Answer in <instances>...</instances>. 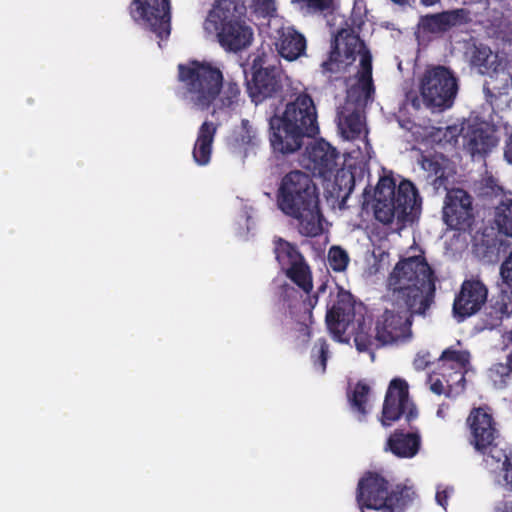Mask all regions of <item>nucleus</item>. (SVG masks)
<instances>
[{
	"label": "nucleus",
	"instance_id": "obj_46",
	"mask_svg": "<svg viewBox=\"0 0 512 512\" xmlns=\"http://www.w3.org/2000/svg\"><path fill=\"white\" fill-rule=\"evenodd\" d=\"M439 2L440 0H420V3L426 7L433 6Z\"/></svg>",
	"mask_w": 512,
	"mask_h": 512
},
{
	"label": "nucleus",
	"instance_id": "obj_49",
	"mask_svg": "<svg viewBox=\"0 0 512 512\" xmlns=\"http://www.w3.org/2000/svg\"><path fill=\"white\" fill-rule=\"evenodd\" d=\"M511 340H512V331H511Z\"/></svg>",
	"mask_w": 512,
	"mask_h": 512
},
{
	"label": "nucleus",
	"instance_id": "obj_40",
	"mask_svg": "<svg viewBox=\"0 0 512 512\" xmlns=\"http://www.w3.org/2000/svg\"><path fill=\"white\" fill-rule=\"evenodd\" d=\"M354 342L359 351H366L371 346V339L363 333L356 334Z\"/></svg>",
	"mask_w": 512,
	"mask_h": 512
},
{
	"label": "nucleus",
	"instance_id": "obj_34",
	"mask_svg": "<svg viewBox=\"0 0 512 512\" xmlns=\"http://www.w3.org/2000/svg\"><path fill=\"white\" fill-rule=\"evenodd\" d=\"M345 58L342 57L338 43L332 44L328 59L321 64L323 74H338L345 70L347 66Z\"/></svg>",
	"mask_w": 512,
	"mask_h": 512
},
{
	"label": "nucleus",
	"instance_id": "obj_45",
	"mask_svg": "<svg viewBox=\"0 0 512 512\" xmlns=\"http://www.w3.org/2000/svg\"><path fill=\"white\" fill-rule=\"evenodd\" d=\"M499 512H512V502H504L503 507L499 508Z\"/></svg>",
	"mask_w": 512,
	"mask_h": 512
},
{
	"label": "nucleus",
	"instance_id": "obj_11",
	"mask_svg": "<svg viewBox=\"0 0 512 512\" xmlns=\"http://www.w3.org/2000/svg\"><path fill=\"white\" fill-rule=\"evenodd\" d=\"M327 289V283L323 282L315 294L307 296L304 300H299V292L289 285L283 286V300L287 302V309L290 318L295 324V331L298 333L296 338L301 343L307 344L311 338L310 326L313 323V309L318 303L319 295Z\"/></svg>",
	"mask_w": 512,
	"mask_h": 512
},
{
	"label": "nucleus",
	"instance_id": "obj_33",
	"mask_svg": "<svg viewBox=\"0 0 512 512\" xmlns=\"http://www.w3.org/2000/svg\"><path fill=\"white\" fill-rule=\"evenodd\" d=\"M370 393V387L364 382H357L355 388L349 396L351 408L357 412L361 417L360 420L365 418L367 414L366 404L368 402V395Z\"/></svg>",
	"mask_w": 512,
	"mask_h": 512
},
{
	"label": "nucleus",
	"instance_id": "obj_41",
	"mask_svg": "<svg viewBox=\"0 0 512 512\" xmlns=\"http://www.w3.org/2000/svg\"><path fill=\"white\" fill-rule=\"evenodd\" d=\"M430 362L431 361H430L429 353H424V354L418 353L414 359L413 365L416 370H424L429 366Z\"/></svg>",
	"mask_w": 512,
	"mask_h": 512
},
{
	"label": "nucleus",
	"instance_id": "obj_1",
	"mask_svg": "<svg viewBox=\"0 0 512 512\" xmlns=\"http://www.w3.org/2000/svg\"><path fill=\"white\" fill-rule=\"evenodd\" d=\"M437 277L422 255L400 260L387 279V296L392 308H385L375 320V339L382 345L398 344L412 338L414 315L425 316L434 303Z\"/></svg>",
	"mask_w": 512,
	"mask_h": 512
},
{
	"label": "nucleus",
	"instance_id": "obj_47",
	"mask_svg": "<svg viewBox=\"0 0 512 512\" xmlns=\"http://www.w3.org/2000/svg\"><path fill=\"white\" fill-rule=\"evenodd\" d=\"M484 92L486 93V96L489 98L490 103L492 104V97L493 94L491 93L489 87L487 85H484Z\"/></svg>",
	"mask_w": 512,
	"mask_h": 512
},
{
	"label": "nucleus",
	"instance_id": "obj_20",
	"mask_svg": "<svg viewBox=\"0 0 512 512\" xmlns=\"http://www.w3.org/2000/svg\"><path fill=\"white\" fill-rule=\"evenodd\" d=\"M463 139L465 149L473 158L485 157L497 144L496 137L478 125H469Z\"/></svg>",
	"mask_w": 512,
	"mask_h": 512
},
{
	"label": "nucleus",
	"instance_id": "obj_32",
	"mask_svg": "<svg viewBox=\"0 0 512 512\" xmlns=\"http://www.w3.org/2000/svg\"><path fill=\"white\" fill-rule=\"evenodd\" d=\"M489 377L497 388L505 387L512 379V353L506 356L505 362L495 363L489 369Z\"/></svg>",
	"mask_w": 512,
	"mask_h": 512
},
{
	"label": "nucleus",
	"instance_id": "obj_37",
	"mask_svg": "<svg viewBox=\"0 0 512 512\" xmlns=\"http://www.w3.org/2000/svg\"><path fill=\"white\" fill-rule=\"evenodd\" d=\"M349 256L347 252L339 247L332 246L328 252L329 267L335 272H342L347 268Z\"/></svg>",
	"mask_w": 512,
	"mask_h": 512
},
{
	"label": "nucleus",
	"instance_id": "obj_4",
	"mask_svg": "<svg viewBox=\"0 0 512 512\" xmlns=\"http://www.w3.org/2000/svg\"><path fill=\"white\" fill-rule=\"evenodd\" d=\"M317 118L313 98L306 92L297 94L286 104L281 116L274 115L269 120L273 152L286 156L300 150L305 137L319 133Z\"/></svg>",
	"mask_w": 512,
	"mask_h": 512
},
{
	"label": "nucleus",
	"instance_id": "obj_21",
	"mask_svg": "<svg viewBox=\"0 0 512 512\" xmlns=\"http://www.w3.org/2000/svg\"><path fill=\"white\" fill-rule=\"evenodd\" d=\"M512 314V294L501 290L493 296L485 309L483 323L486 329L492 330L501 325L503 319Z\"/></svg>",
	"mask_w": 512,
	"mask_h": 512
},
{
	"label": "nucleus",
	"instance_id": "obj_16",
	"mask_svg": "<svg viewBox=\"0 0 512 512\" xmlns=\"http://www.w3.org/2000/svg\"><path fill=\"white\" fill-rule=\"evenodd\" d=\"M443 220L451 229H469L474 222L471 195L461 188L449 190L444 201Z\"/></svg>",
	"mask_w": 512,
	"mask_h": 512
},
{
	"label": "nucleus",
	"instance_id": "obj_2",
	"mask_svg": "<svg viewBox=\"0 0 512 512\" xmlns=\"http://www.w3.org/2000/svg\"><path fill=\"white\" fill-rule=\"evenodd\" d=\"M176 94L197 110H208L219 99L221 108L237 105L241 88L233 79H224L219 67L208 61L190 60L177 66Z\"/></svg>",
	"mask_w": 512,
	"mask_h": 512
},
{
	"label": "nucleus",
	"instance_id": "obj_7",
	"mask_svg": "<svg viewBox=\"0 0 512 512\" xmlns=\"http://www.w3.org/2000/svg\"><path fill=\"white\" fill-rule=\"evenodd\" d=\"M417 493L412 486L397 484L389 489V482L375 472H368L358 483L356 500L361 512L364 508L379 512H406Z\"/></svg>",
	"mask_w": 512,
	"mask_h": 512
},
{
	"label": "nucleus",
	"instance_id": "obj_44",
	"mask_svg": "<svg viewBox=\"0 0 512 512\" xmlns=\"http://www.w3.org/2000/svg\"><path fill=\"white\" fill-rule=\"evenodd\" d=\"M504 156L506 160L512 164V135L510 136L509 141L506 144Z\"/></svg>",
	"mask_w": 512,
	"mask_h": 512
},
{
	"label": "nucleus",
	"instance_id": "obj_14",
	"mask_svg": "<svg viewBox=\"0 0 512 512\" xmlns=\"http://www.w3.org/2000/svg\"><path fill=\"white\" fill-rule=\"evenodd\" d=\"M325 322L333 338L341 341L355 318V302L350 292L337 286L336 293L329 294Z\"/></svg>",
	"mask_w": 512,
	"mask_h": 512
},
{
	"label": "nucleus",
	"instance_id": "obj_13",
	"mask_svg": "<svg viewBox=\"0 0 512 512\" xmlns=\"http://www.w3.org/2000/svg\"><path fill=\"white\" fill-rule=\"evenodd\" d=\"M129 12L132 19L160 39L170 35V0H132Z\"/></svg>",
	"mask_w": 512,
	"mask_h": 512
},
{
	"label": "nucleus",
	"instance_id": "obj_43",
	"mask_svg": "<svg viewBox=\"0 0 512 512\" xmlns=\"http://www.w3.org/2000/svg\"><path fill=\"white\" fill-rule=\"evenodd\" d=\"M447 499H448L447 491H445V490L437 491V493H436V501L443 508H446V506H447Z\"/></svg>",
	"mask_w": 512,
	"mask_h": 512
},
{
	"label": "nucleus",
	"instance_id": "obj_42",
	"mask_svg": "<svg viewBox=\"0 0 512 512\" xmlns=\"http://www.w3.org/2000/svg\"><path fill=\"white\" fill-rule=\"evenodd\" d=\"M430 389L433 393L441 395L445 393L443 382L439 378L430 377Z\"/></svg>",
	"mask_w": 512,
	"mask_h": 512
},
{
	"label": "nucleus",
	"instance_id": "obj_25",
	"mask_svg": "<svg viewBox=\"0 0 512 512\" xmlns=\"http://www.w3.org/2000/svg\"><path fill=\"white\" fill-rule=\"evenodd\" d=\"M338 43L342 57L345 58L346 64H352L356 55L367 49L364 41L356 35L352 30L342 29L336 35L332 44Z\"/></svg>",
	"mask_w": 512,
	"mask_h": 512
},
{
	"label": "nucleus",
	"instance_id": "obj_28",
	"mask_svg": "<svg viewBox=\"0 0 512 512\" xmlns=\"http://www.w3.org/2000/svg\"><path fill=\"white\" fill-rule=\"evenodd\" d=\"M493 224L499 234L512 237V197L503 196L495 206Z\"/></svg>",
	"mask_w": 512,
	"mask_h": 512
},
{
	"label": "nucleus",
	"instance_id": "obj_27",
	"mask_svg": "<svg viewBox=\"0 0 512 512\" xmlns=\"http://www.w3.org/2000/svg\"><path fill=\"white\" fill-rule=\"evenodd\" d=\"M476 451L484 456L486 464L493 469H502L512 461V448H509L500 438L492 441L489 447Z\"/></svg>",
	"mask_w": 512,
	"mask_h": 512
},
{
	"label": "nucleus",
	"instance_id": "obj_30",
	"mask_svg": "<svg viewBox=\"0 0 512 512\" xmlns=\"http://www.w3.org/2000/svg\"><path fill=\"white\" fill-rule=\"evenodd\" d=\"M357 79L361 89L366 94L374 91L372 79V55L368 48L360 53V68L357 72Z\"/></svg>",
	"mask_w": 512,
	"mask_h": 512
},
{
	"label": "nucleus",
	"instance_id": "obj_23",
	"mask_svg": "<svg viewBox=\"0 0 512 512\" xmlns=\"http://www.w3.org/2000/svg\"><path fill=\"white\" fill-rule=\"evenodd\" d=\"M217 132V126L211 121H204L198 129L192 156L194 161L205 166L211 160L212 147Z\"/></svg>",
	"mask_w": 512,
	"mask_h": 512
},
{
	"label": "nucleus",
	"instance_id": "obj_36",
	"mask_svg": "<svg viewBox=\"0 0 512 512\" xmlns=\"http://www.w3.org/2000/svg\"><path fill=\"white\" fill-rule=\"evenodd\" d=\"M421 164L422 168L428 172L430 177L434 176L432 184L435 188H439L440 186L444 185V183L447 181V178L444 176V168L438 160L433 157H423Z\"/></svg>",
	"mask_w": 512,
	"mask_h": 512
},
{
	"label": "nucleus",
	"instance_id": "obj_31",
	"mask_svg": "<svg viewBox=\"0 0 512 512\" xmlns=\"http://www.w3.org/2000/svg\"><path fill=\"white\" fill-rule=\"evenodd\" d=\"M339 128L341 129L342 135L348 140L360 138L364 129V122L360 113L353 111L344 116L339 122Z\"/></svg>",
	"mask_w": 512,
	"mask_h": 512
},
{
	"label": "nucleus",
	"instance_id": "obj_9",
	"mask_svg": "<svg viewBox=\"0 0 512 512\" xmlns=\"http://www.w3.org/2000/svg\"><path fill=\"white\" fill-rule=\"evenodd\" d=\"M272 243L275 259L287 278L305 293L311 292L312 273L298 246L279 236H275Z\"/></svg>",
	"mask_w": 512,
	"mask_h": 512
},
{
	"label": "nucleus",
	"instance_id": "obj_35",
	"mask_svg": "<svg viewBox=\"0 0 512 512\" xmlns=\"http://www.w3.org/2000/svg\"><path fill=\"white\" fill-rule=\"evenodd\" d=\"M355 186L354 173L348 169H340L335 174L334 189L338 194L343 193V198H347L353 191Z\"/></svg>",
	"mask_w": 512,
	"mask_h": 512
},
{
	"label": "nucleus",
	"instance_id": "obj_26",
	"mask_svg": "<svg viewBox=\"0 0 512 512\" xmlns=\"http://www.w3.org/2000/svg\"><path fill=\"white\" fill-rule=\"evenodd\" d=\"M469 357L470 355L467 351L455 350L453 348L445 349L439 357V361L443 366L449 364V368L454 370L453 374L457 378L455 384L460 386L461 390L465 387L464 370L469 364Z\"/></svg>",
	"mask_w": 512,
	"mask_h": 512
},
{
	"label": "nucleus",
	"instance_id": "obj_22",
	"mask_svg": "<svg viewBox=\"0 0 512 512\" xmlns=\"http://www.w3.org/2000/svg\"><path fill=\"white\" fill-rule=\"evenodd\" d=\"M465 18L464 9L443 11L435 14H427L420 19V26L428 33H443L452 27L463 23Z\"/></svg>",
	"mask_w": 512,
	"mask_h": 512
},
{
	"label": "nucleus",
	"instance_id": "obj_10",
	"mask_svg": "<svg viewBox=\"0 0 512 512\" xmlns=\"http://www.w3.org/2000/svg\"><path fill=\"white\" fill-rule=\"evenodd\" d=\"M252 70V79L247 82V92L255 105L281 96L282 71L276 65L267 64L266 55L257 56L253 60Z\"/></svg>",
	"mask_w": 512,
	"mask_h": 512
},
{
	"label": "nucleus",
	"instance_id": "obj_18",
	"mask_svg": "<svg viewBox=\"0 0 512 512\" xmlns=\"http://www.w3.org/2000/svg\"><path fill=\"white\" fill-rule=\"evenodd\" d=\"M337 158V150L322 139L307 147L305 167L314 175L329 179L336 169Z\"/></svg>",
	"mask_w": 512,
	"mask_h": 512
},
{
	"label": "nucleus",
	"instance_id": "obj_39",
	"mask_svg": "<svg viewBox=\"0 0 512 512\" xmlns=\"http://www.w3.org/2000/svg\"><path fill=\"white\" fill-rule=\"evenodd\" d=\"M254 9L264 17L273 16L276 12L274 0H254Z\"/></svg>",
	"mask_w": 512,
	"mask_h": 512
},
{
	"label": "nucleus",
	"instance_id": "obj_6",
	"mask_svg": "<svg viewBox=\"0 0 512 512\" xmlns=\"http://www.w3.org/2000/svg\"><path fill=\"white\" fill-rule=\"evenodd\" d=\"M237 0H217L203 23L204 31L217 38L229 52H239L251 45L253 31L241 19Z\"/></svg>",
	"mask_w": 512,
	"mask_h": 512
},
{
	"label": "nucleus",
	"instance_id": "obj_48",
	"mask_svg": "<svg viewBox=\"0 0 512 512\" xmlns=\"http://www.w3.org/2000/svg\"><path fill=\"white\" fill-rule=\"evenodd\" d=\"M396 4L404 5L409 2V0H392Z\"/></svg>",
	"mask_w": 512,
	"mask_h": 512
},
{
	"label": "nucleus",
	"instance_id": "obj_15",
	"mask_svg": "<svg viewBox=\"0 0 512 512\" xmlns=\"http://www.w3.org/2000/svg\"><path fill=\"white\" fill-rule=\"evenodd\" d=\"M488 301V287L479 278L465 279L456 293L452 311L460 322L477 314Z\"/></svg>",
	"mask_w": 512,
	"mask_h": 512
},
{
	"label": "nucleus",
	"instance_id": "obj_12",
	"mask_svg": "<svg viewBox=\"0 0 512 512\" xmlns=\"http://www.w3.org/2000/svg\"><path fill=\"white\" fill-rule=\"evenodd\" d=\"M402 416L410 424L418 418V410L415 403L409 397L408 383L404 379L394 378L389 383L386 391L381 423L385 427L391 426Z\"/></svg>",
	"mask_w": 512,
	"mask_h": 512
},
{
	"label": "nucleus",
	"instance_id": "obj_29",
	"mask_svg": "<svg viewBox=\"0 0 512 512\" xmlns=\"http://www.w3.org/2000/svg\"><path fill=\"white\" fill-rule=\"evenodd\" d=\"M496 59L491 49L487 46L480 45L475 47L471 57V63L477 67L482 74H489L496 70Z\"/></svg>",
	"mask_w": 512,
	"mask_h": 512
},
{
	"label": "nucleus",
	"instance_id": "obj_3",
	"mask_svg": "<svg viewBox=\"0 0 512 512\" xmlns=\"http://www.w3.org/2000/svg\"><path fill=\"white\" fill-rule=\"evenodd\" d=\"M276 205L285 216L296 221L300 235L313 238L322 234L320 190L308 173L301 170L286 173L276 191Z\"/></svg>",
	"mask_w": 512,
	"mask_h": 512
},
{
	"label": "nucleus",
	"instance_id": "obj_17",
	"mask_svg": "<svg viewBox=\"0 0 512 512\" xmlns=\"http://www.w3.org/2000/svg\"><path fill=\"white\" fill-rule=\"evenodd\" d=\"M467 425L470 430V444L475 450H483L500 438L497 423L489 407H475L468 417Z\"/></svg>",
	"mask_w": 512,
	"mask_h": 512
},
{
	"label": "nucleus",
	"instance_id": "obj_5",
	"mask_svg": "<svg viewBox=\"0 0 512 512\" xmlns=\"http://www.w3.org/2000/svg\"><path fill=\"white\" fill-rule=\"evenodd\" d=\"M374 199L375 218L383 224L396 220L403 228L414 223L421 213L422 199L409 180H402L396 187L394 178L381 177L374 191Z\"/></svg>",
	"mask_w": 512,
	"mask_h": 512
},
{
	"label": "nucleus",
	"instance_id": "obj_8",
	"mask_svg": "<svg viewBox=\"0 0 512 512\" xmlns=\"http://www.w3.org/2000/svg\"><path fill=\"white\" fill-rule=\"evenodd\" d=\"M420 91L427 107L448 109L456 98L458 79L449 68L433 66L425 71Z\"/></svg>",
	"mask_w": 512,
	"mask_h": 512
},
{
	"label": "nucleus",
	"instance_id": "obj_19",
	"mask_svg": "<svg viewBox=\"0 0 512 512\" xmlns=\"http://www.w3.org/2000/svg\"><path fill=\"white\" fill-rule=\"evenodd\" d=\"M277 35L275 45L279 55L284 59L294 61L305 54L306 38L294 27H281L277 30Z\"/></svg>",
	"mask_w": 512,
	"mask_h": 512
},
{
	"label": "nucleus",
	"instance_id": "obj_38",
	"mask_svg": "<svg viewBox=\"0 0 512 512\" xmlns=\"http://www.w3.org/2000/svg\"><path fill=\"white\" fill-rule=\"evenodd\" d=\"M319 350L316 358L313 359V365L316 369H319L322 373L325 372L328 358V345L325 339L318 341Z\"/></svg>",
	"mask_w": 512,
	"mask_h": 512
},
{
	"label": "nucleus",
	"instance_id": "obj_24",
	"mask_svg": "<svg viewBox=\"0 0 512 512\" xmlns=\"http://www.w3.org/2000/svg\"><path fill=\"white\" fill-rule=\"evenodd\" d=\"M387 449L399 458H412L420 448V436L417 433H404L395 430L387 439Z\"/></svg>",
	"mask_w": 512,
	"mask_h": 512
}]
</instances>
